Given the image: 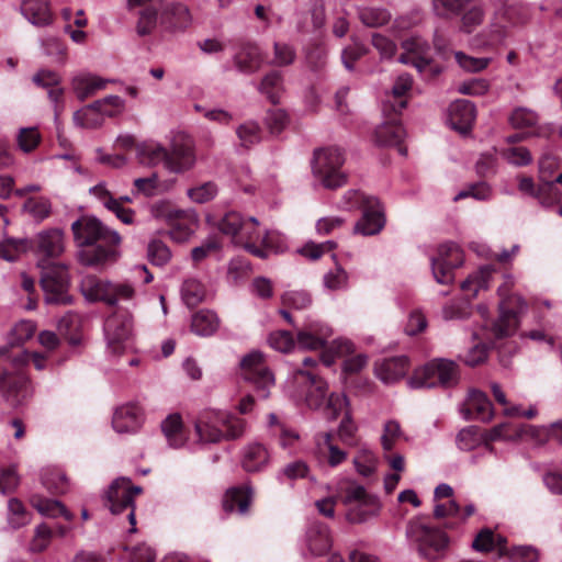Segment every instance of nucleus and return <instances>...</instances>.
Returning <instances> with one entry per match:
<instances>
[{"label": "nucleus", "instance_id": "55", "mask_svg": "<svg viewBox=\"0 0 562 562\" xmlns=\"http://www.w3.org/2000/svg\"><path fill=\"white\" fill-rule=\"evenodd\" d=\"M22 210L30 214L36 222H42L50 214V202L45 198H29Z\"/></svg>", "mask_w": 562, "mask_h": 562}, {"label": "nucleus", "instance_id": "52", "mask_svg": "<svg viewBox=\"0 0 562 562\" xmlns=\"http://www.w3.org/2000/svg\"><path fill=\"white\" fill-rule=\"evenodd\" d=\"M513 425L510 423H502L491 428L484 436L485 441H496L501 439L513 440L522 436L526 431V426L515 427L512 432Z\"/></svg>", "mask_w": 562, "mask_h": 562}, {"label": "nucleus", "instance_id": "64", "mask_svg": "<svg viewBox=\"0 0 562 562\" xmlns=\"http://www.w3.org/2000/svg\"><path fill=\"white\" fill-rule=\"evenodd\" d=\"M348 400L342 393H330L327 394L325 404L322 408L328 419H336L347 407Z\"/></svg>", "mask_w": 562, "mask_h": 562}, {"label": "nucleus", "instance_id": "46", "mask_svg": "<svg viewBox=\"0 0 562 562\" xmlns=\"http://www.w3.org/2000/svg\"><path fill=\"white\" fill-rule=\"evenodd\" d=\"M149 212L156 220L165 221L168 224L184 217V212L176 209L168 200L154 202L149 207Z\"/></svg>", "mask_w": 562, "mask_h": 562}, {"label": "nucleus", "instance_id": "43", "mask_svg": "<svg viewBox=\"0 0 562 562\" xmlns=\"http://www.w3.org/2000/svg\"><path fill=\"white\" fill-rule=\"evenodd\" d=\"M101 108L95 105V101L81 108L74 113V122L77 126L83 128H97L103 124Z\"/></svg>", "mask_w": 562, "mask_h": 562}, {"label": "nucleus", "instance_id": "26", "mask_svg": "<svg viewBox=\"0 0 562 562\" xmlns=\"http://www.w3.org/2000/svg\"><path fill=\"white\" fill-rule=\"evenodd\" d=\"M263 57L260 48L254 43H245L234 56V65L243 74H254L260 69Z\"/></svg>", "mask_w": 562, "mask_h": 562}, {"label": "nucleus", "instance_id": "45", "mask_svg": "<svg viewBox=\"0 0 562 562\" xmlns=\"http://www.w3.org/2000/svg\"><path fill=\"white\" fill-rule=\"evenodd\" d=\"M508 122L516 130L530 128L537 126L539 114L530 108L517 106L510 112Z\"/></svg>", "mask_w": 562, "mask_h": 562}, {"label": "nucleus", "instance_id": "15", "mask_svg": "<svg viewBox=\"0 0 562 562\" xmlns=\"http://www.w3.org/2000/svg\"><path fill=\"white\" fill-rule=\"evenodd\" d=\"M404 53L398 61L414 66L419 72L426 70L432 63L430 46L426 40L419 36H412L402 43Z\"/></svg>", "mask_w": 562, "mask_h": 562}, {"label": "nucleus", "instance_id": "25", "mask_svg": "<svg viewBox=\"0 0 562 562\" xmlns=\"http://www.w3.org/2000/svg\"><path fill=\"white\" fill-rule=\"evenodd\" d=\"M413 533L419 542V548L423 553L427 550L439 552L448 544V538L445 532L439 529L419 524L413 527Z\"/></svg>", "mask_w": 562, "mask_h": 562}, {"label": "nucleus", "instance_id": "62", "mask_svg": "<svg viewBox=\"0 0 562 562\" xmlns=\"http://www.w3.org/2000/svg\"><path fill=\"white\" fill-rule=\"evenodd\" d=\"M456 442L460 450L470 451L474 449L481 442L479 427L468 426L462 428L457 435Z\"/></svg>", "mask_w": 562, "mask_h": 562}, {"label": "nucleus", "instance_id": "18", "mask_svg": "<svg viewBox=\"0 0 562 562\" xmlns=\"http://www.w3.org/2000/svg\"><path fill=\"white\" fill-rule=\"evenodd\" d=\"M31 248L36 255L44 258H57L65 250L64 232L59 228L42 231L31 241Z\"/></svg>", "mask_w": 562, "mask_h": 562}, {"label": "nucleus", "instance_id": "5", "mask_svg": "<svg viewBox=\"0 0 562 562\" xmlns=\"http://www.w3.org/2000/svg\"><path fill=\"white\" fill-rule=\"evenodd\" d=\"M339 493L345 505L351 506L347 519L352 524H361L375 517L380 512L378 497L369 494L362 485L346 481L339 485Z\"/></svg>", "mask_w": 562, "mask_h": 562}, {"label": "nucleus", "instance_id": "58", "mask_svg": "<svg viewBox=\"0 0 562 562\" xmlns=\"http://www.w3.org/2000/svg\"><path fill=\"white\" fill-rule=\"evenodd\" d=\"M147 256L153 265L162 267L170 261L171 251L164 241L154 239L147 246Z\"/></svg>", "mask_w": 562, "mask_h": 562}, {"label": "nucleus", "instance_id": "38", "mask_svg": "<svg viewBox=\"0 0 562 562\" xmlns=\"http://www.w3.org/2000/svg\"><path fill=\"white\" fill-rule=\"evenodd\" d=\"M495 269L492 266L482 267L476 273L470 276L461 283V289L469 299L476 297L481 290H487Z\"/></svg>", "mask_w": 562, "mask_h": 562}, {"label": "nucleus", "instance_id": "59", "mask_svg": "<svg viewBox=\"0 0 562 562\" xmlns=\"http://www.w3.org/2000/svg\"><path fill=\"white\" fill-rule=\"evenodd\" d=\"M8 520L12 528H20L30 521V516L23 503L18 498H10L8 502Z\"/></svg>", "mask_w": 562, "mask_h": 562}, {"label": "nucleus", "instance_id": "60", "mask_svg": "<svg viewBox=\"0 0 562 562\" xmlns=\"http://www.w3.org/2000/svg\"><path fill=\"white\" fill-rule=\"evenodd\" d=\"M458 65L469 72H480L488 67L492 61L491 57H473L463 52L454 54Z\"/></svg>", "mask_w": 562, "mask_h": 562}, {"label": "nucleus", "instance_id": "11", "mask_svg": "<svg viewBox=\"0 0 562 562\" xmlns=\"http://www.w3.org/2000/svg\"><path fill=\"white\" fill-rule=\"evenodd\" d=\"M240 368L245 379L256 385L259 396L267 398L269 389L274 384V376L265 364L262 352L255 350L243 357Z\"/></svg>", "mask_w": 562, "mask_h": 562}, {"label": "nucleus", "instance_id": "6", "mask_svg": "<svg viewBox=\"0 0 562 562\" xmlns=\"http://www.w3.org/2000/svg\"><path fill=\"white\" fill-rule=\"evenodd\" d=\"M69 274L65 265H48L42 267L41 285L45 302L48 304L68 305L72 303L68 294Z\"/></svg>", "mask_w": 562, "mask_h": 562}, {"label": "nucleus", "instance_id": "37", "mask_svg": "<svg viewBox=\"0 0 562 562\" xmlns=\"http://www.w3.org/2000/svg\"><path fill=\"white\" fill-rule=\"evenodd\" d=\"M173 182H161L159 181V177L156 172H153L148 177L136 178L133 181V191L134 195H144L146 198H151L159 193L167 191Z\"/></svg>", "mask_w": 562, "mask_h": 562}, {"label": "nucleus", "instance_id": "1", "mask_svg": "<svg viewBox=\"0 0 562 562\" xmlns=\"http://www.w3.org/2000/svg\"><path fill=\"white\" fill-rule=\"evenodd\" d=\"M74 239L80 248L78 258L85 266L94 267L115 260L121 236L97 217L82 216L71 224Z\"/></svg>", "mask_w": 562, "mask_h": 562}, {"label": "nucleus", "instance_id": "21", "mask_svg": "<svg viewBox=\"0 0 562 562\" xmlns=\"http://www.w3.org/2000/svg\"><path fill=\"white\" fill-rule=\"evenodd\" d=\"M362 213V217L356 224L355 231L362 235L378 234L385 223L384 216L378 207V201L374 198L367 199Z\"/></svg>", "mask_w": 562, "mask_h": 562}, {"label": "nucleus", "instance_id": "48", "mask_svg": "<svg viewBox=\"0 0 562 562\" xmlns=\"http://www.w3.org/2000/svg\"><path fill=\"white\" fill-rule=\"evenodd\" d=\"M499 156L509 165L521 167L532 162V155L527 147L508 146L499 150Z\"/></svg>", "mask_w": 562, "mask_h": 562}, {"label": "nucleus", "instance_id": "30", "mask_svg": "<svg viewBox=\"0 0 562 562\" xmlns=\"http://www.w3.org/2000/svg\"><path fill=\"white\" fill-rule=\"evenodd\" d=\"M306 546L312 555H323L331 547L329 529L322 522H312L306 531Z\"/></svg>", "mask_w": 562, "mask_h": 562}, {"label": "nucleus", "instance_id": "42", "mask_svg": "<svg viewBox=\"0 0 562 562\" xmlns=\"http://www.w3.org/2000/svg\"><path fill=\"white\" fill-rule=\"evenodd\" d=\"M505 543L506 539L504 537L494 533L490 528H484L474 538L472 548L477 552H490L498 548L503 552Z\"/></svg>", "mask_w": 562, "mask_h": 562}, {"label": "nucleus", "instance_id": "63", "mask_svg": "<svg viewBox=\"0 0 562 562\" xmlns=\"http://www.w3.org/2000/svg\"><path fill=\"white\" fill-rule=\"evenodd\" d=\"M218 192L216 183L209 181L188 190L187 194L194 203L203 204L213 200Z\"/></svg>", "mask_w": 562, "mask_h": 562}, {"label": "nucleus", "instance_id": "54", "mask_svg": "<svg viewBox=\"0 0 562 562\" xmlns=\"http://www.w3.org/2000/svg\"><path fill=\"white\" fill-rule=\"evenodd\" d=\"M561 192L553 180H541L537 187L536 198L542 206L550 207L561 200Z\"/></svg>", "mask_w": 562, "mask_h": 562}, {"label": "nucleus", "instance_id": "7", "mask_svg": "<svg viewBox=\"0 0 562 562\" xmlns=\"http://www.w3.org/2000/svg\"><path fill=\"white\" fill-rule=\"evenodd\" d=\"M142 493L140 486H132L127 479H116L105 493L106 506L114 515L127 512V519L132 526L130 532L136 531L134 497Z\"/></svg>", "mask_w": 562, "mask_h": 562}, {"label": "nucleus", "instance_id": "51", "mask_svg": "<svg viewBox=\"0 0 562 562\" xmlns=\"http://www.w3.org/2000/svg\"><path fill=\"white\" fill-rule=\"evenodd\" d=\"M245 222L246 218L239 213L228 212L220 220L217 227L223 234L231 236L235 244Z\"/></svg>", "mask_w": 562, "mask_h": 562}, {"label": "nucleus", "instance_id": "9", "mask_svg": "<svg viewBox=\"0 0 562 562\" xmlns=\"http://www.w3.org/2000/svg\"><path fill=\"white\" fill-rule=\"evenodd\" d=\"M196 161L194 142L186 133H177L167 147L166 167L170 173H184L191 170Z\"/></svg>", "mask_w": 562, "mask_h": 562}, {"label": "nucleus", "instance_id": "17", "mask_svg": "<svg viewBox=\"0 0 562 562\" xmlns=\"http://www.w3.org/2000/svg\"><path fill=\"white\" fill-rule=\"evenodd\" d=\"M130 9L140 8L138 11V21L136 31L139 36L150 34L160 18L164 8V0H127Z\"/></svg>", "mask_w": 562, "mask_h": 562}, {"label": "nucleus", "instance_id": "24", "mask_svg": "<svg viewBox=\"0 0 562 562\" xmlns=\"http://www.w3.org/2000/svg\"><path fill=\"white\" fill-rule=\"evenodd\" d=\"M108 82L109 80L98 75L81 71L71 78V89L78 100L85 101L94 95L98 91L103 90Z\"/></svg>", "mask_w": 562, "mask_h": 562}, {"label": "nucleus", "instance_id": "23", "mask_svg": "<svg viewBox=\"0 0 562 562\" xmlns=\"http://www.w3.org/2000/svg\"><path fill=\"white\" fill-rule=\"evenodd\" d=\"M413 78L408 74L400 75L391 90V93L386 95L383 101V112L400 114L406 106V100L403 98L412 89Z\"/></svg>", "mask_w": 562, "mask_h": 562}, {"label": "nucleus", "instance_id": "33", "mask_svg": "<svg viewBox=\"0 0 562 562\" xmlns=\"http://www.w3.org/2000/svg\"><path fill=\"white\" fill-rule=\"evenodd\" d=\"M316 452L321 460H326L330 467H337L347 458L345 451L333 443V436L323 432L316 436Z\"/></svg>", "mask_w": 562, "mask_h": 562}, {"label": "nucleus", "instance_id": "49", "mask_svg": "<svg viewBox=\"0 0 562 562\" xmlns=\"http://www.w3.org/2000/svg\"><path fill=\"white\" fill-rule=\"evenodd\" d=\"M282 86V77L280 72L273 70L267 74L260 85L259 91L267 95V98L271 101V103L276 104L280 99V90Z\"/></svg>", "mask_w": 562, "mask_h": 562}, {"label": "nucleus", "instance_id": "10", "mask_svg": "<svg viewBox=\"0 0 562 562\" xmlns=\"http://www.w3.org/2000/svg\"><path fill=\"white\" fill-rule=\"evenodd\" d=\"M293 379L296 397L303 398L310 408L321 409L328 394L327 383L310 369L295 370Z\"/></svg>", "mask_w": 562, "mask_h": 562}, {"label": "nucleus", "instance_id": "57", "mask_svg": "<svg viewBox=\"0 0 562 562\" xmlns=\"http://www.w3.org/2000/svg\"><path fill=\"white\" fill-rule=\"evenodd\" d=\"M36 325L32 321L18 322L9 333V344L12 346L21 345L31 339L35 334Z\"/></svg>", "mask_w": 562, "mask_h": 562}, {"label": "nucleus", "instance_id": "22", "mask_svg": "<svg viewBox=\"0 0 562 562\" xmlns=\"http://www.w3.org/2000/svg\"><path fill=\"white\" fill-rule=\"evenodd\" d=\"M142 424V409L136 404H124L116 408L112 426L119 434L136 431Z\"/></svg>", "mask_w": 562, "mask_h": 562}, {"label": "nucleus", "instance_id": "53", "mask_svg": "<svg viewBox=\"0 0 562 562\" xmlns=\"http://www.w3.org/2000/svg\"><path fill=\"white\" fill-rule=\"evenodd\" d=\"M296 59V50L293 45L285 42L273 43V57L270 64L276 67L292 65Z\"/></svg>", "mask_w": 562, "mask_h": 562}, {"label": "nucleus", "instance_id": "35", "mask_svg": "<svg viewBox=\"0 0 562 562\" xmlns=\"http://www.w3.org/2000/svg\"><path fill=\"white\" fill-rule=\"evenodd\" d=\"M221 321L217 314L210 310H200L192 315L191 330L198 336L209 337L215 334Z\"/></svg>", "mask_w": 562, "mask_h": 562}, {"label": "nucleus", "instance_id": "20", "mask_svg": "<svg viewBox=\"0 0 562 562\" xmlns=\"http://www.w3.org/2000/svg\"><path fill=\"white\" fill-rule=\"evenodd\" d=\"M409 368V359L406 356H397L376 362L374 372L378 379L385 384H393L402 380Z\"/></svg>", "mask_w": 562, "mask_h": 562}, {"label": "nucleus", "instance_id": "4", "mask_svg": "<svg viewBox=\"0 0 562 562\" xmlns=\"http://www.w3.org/2000/svg\"><path fill=\"white\" fill-rule=\"evenodd\" d=\"M344 164L345 155L338 147L318 148L314 150L312 171L324 188L335 190L347 183Z\"/></svg>", "mask_w": 562, "mask_h": 562}, {"label": "nucleus", "instance_id": "40", "mask_svg": "<svg viewBox=\"0 0 562 562\" xmlns=\"http://www.w3.org/2000/svg\"><path fill=\"white\" fill-rule=\"evenodd\" d=\"M374 136L381 146H397L403 140L405 131L398 123H383L375 130Z\"/></svg>", "mask_w": 562, "mask_h": 562}, {"label": "nucleus", "instance_id": "56", "mask_svg": "<svg viewBox=\"0 0 562 562\" xmlns=\"http://www.w3.org/2000/svg\"><path fill=\"white\" fill-rule=\"evenodd\" d=\"M42 139L36 127H21L16 134V145L25 154L32 153Z\"/></svg>", "mask_w": 562, "mask_h": 562}, {"label": "nucleus", "instance_id": "3", "mask_svg": "<svg viewBox=\"0 0 562 562\" xmlns=\"http://www.w3.org/2000/svg\"><path fill=\"white\" fill-rule=\"evenodd\" d=\"M80 289L86 300L103 302L110 306L133 301L136 295V290L130 281L113 282L95 276H86L81 280Z\"/></svg>", "mask_w": 562, "mask_h": 562}, {"label": "nucleus", "instance_id": "14", "mask_svg": "<svg viewBox=\"0 0 562 562\" xmlns=\"http://www.w3.org/2000/svg\"><path fill=\"white\" fill-rule=\"evenodd\" d=\"M459 412L465 420H480L488 423L493 418V406L487 395L476 389L468 392L465 400L460 404Z\"/></svg>", "mask_w": 562, "mask_h": 562}, {"label": "nucleus", "instance_id": "50", "mask_svg": "<svg viewBox=\"0 0 562 562\" xmlns=\"http://www.w3.org/2000/svg\"><path fill=\"white\" fill-rule=\"evenodd\" d=\"M471 0H432V10L439 18H451L461 14Z\"/></svg>", "mask_w": 562, "mask_h": 562}, {"label": "nucleus", "instance_id": "27", "mask_svg": "<svg viewBox=\"0 0 562 562\" xmlns=\"http://www.w3.org/2000/svg\"><path fill=\"white\" fill-rule=\"evenodd\" d=\"M254 498V491L250 486H237L226 491L223 499V508L226 513H238L245 515Z\"/></svg>", "mask_w": 562, "mask_h": 562}, {"label": "nucleus", "instance_id": "13", "mask_svg": "<svg viewBox=\"0 0 562 562\" xmlns=\"http://www.w3.org/2000/svg\"><path fill=\"white\" fill-rule=\"evenodd\" d=\"M108 347L116 353L132 335V316L127 313H113L104 322Z\"/></svg>", "mask_w": 562, "mask_h": 562}, {"label": "nucleus", "instance_id": "32", "mask_svg": "<svg viewBox=\"0 0 562 562\" xmlns=\"http://www.w3.org/2000/svg\"><path fill=\"white\" fill-rule=\"evenodd\" d=\"M21 13L33 25L45 26L52 22V11L48 0H23Z\"/></svg>", "mask_w": 562, "mask_h": 562}, {"label": "nucleus", "instance_id": "2", "mask_svg": "<svg viewBox=\"0 0 562 562\" xmlns=\"http://www.w3.org/2000/svg\"><path fill=\"white\" fill-rule=\"evenodd\" d=\"M459 379V367L454 361L445 358H435L417 367L407 379V385L413 390L448 389L457 385Z\"/></svg>", "mask_w": 562, "mask_h": 562}, {"label": "nucleus", "instance_id": "61", "mask_svg": "<svg viewBox=\"0 0 562 562\" xmlns=\"http://www.w3.org/2000/svg\"><path fill=\"white\" fill-rule=\"evenodd\" d=\"M359 19L369 27H378L389 22L390 13L379 8H361L359 9Z\"/></svg>", "mask_w": 562, "mask_h": 562}, {"label": "nucleus", "instance_id": "34", "mask_svg": "<svg viewBox=\"0 0 562 562\" xmlns=\"http://www.w3.org/2000/svg\"><path fill=\"white\" fill-rule=\"evenodd\" d=\"M139 164L155 167L159 164L166 167L167 147L157 142H144L135 147Z\"/></svg>", "mask_w": 562, "mask_h": 562}, {"label": "nucleus", "instance_id": "28", "mask_svg": "<svg viewBox=\"0 0 562 562\" xmlns=\"http://www.w3.org/2000/svg\"><path fill=\"white\" fill-rule=\"evenodd\" d=\"M191 16L189 9L181 3H167L160 13V24L166 30H183L189 26Z\"/></svg>", "mask_w": 562, "mask_h": 562}, {"label": "nucleus", "instance_id": "41", "mask_svg": "<svg viewBox=\"0 0 562 562\" xmlns=\"http://www.w3.org/2000/svg\"><path fill=\"white\" fill-rule=\"evenodd\" d=\"M206 290L204 284L195 279L188 278L181 285V297L188 307H194L205 300Z\"/></svg>", "mask_w": 562, "mask_h": 562}, {"label": "nucleus", "instance_id": "31", "mask_svg": "<svg viewBox=\"0 0 562 562\" xmlns=\"http://www.w3.org/2000/svg\"><path fill=\"white\" fill-rule=\"evenodd\" d=\"M270 461L268 449L259 443L252 442L243 450L241 467L247 472H258L263 470Z\"/></svg>", "mask_w": 562, "mask_h": 562}, {"label": "nucleus", "instance_id": "36", "mask_svg": "<svg viewBox=\"0 0 562 562\" xmlns=\"http://www.w3.org/2000/svg\"><path fill=\"white\" fill-rule=\"evenodd\" d=\"M32 506L43 516L56 518L63 516L66 520H72L74 515L63 503L57 499L34 495L31 498Z\"/></svg>", "mask_w": 562, "mask_h": 562}, {"label": "nucleus", "instance_id": "8", "mask_svg": "<svg viewBox=\"0 0 562 562\" xmlns=\"http://www.w3.org/2000/svg\"><path fill=\"white\" fill-rule=\"evenodd\" d=\"M251 255L266 259L269 252L274 250V236L267 229H261L256 217H247L235 241Z\"/></svg>", "mask_w": 562, "mask_h": 562}, {"label": "nucleus", "instance_id": "39", "mask_svg": "<svg viewBox=\"0 0 562 562\" xmlns=\"http://www.w3.org/2000/svg\"><path fill=\"white\" fill-rule=\"evenodd\" d=\"M161 430L171 448L184 446L187 437L183 430L181 416L179 414L169 415L161 423Z\"/></svg>", "mask_w": 562, "mask_h": 562}, {"label": "nucleus", "instance_id": "16", "mask_svg": "<svg viewBox=\"0 0 562 562\" xmlns=\"http://www.w3.org/2000/svg\"><path fill=\"white\" fill-rule=\"evenodd\" d=\"M0 392L10 405L18 406L31 395L32 390L24 373L4 372L0 376Z\"/></svg>", "mask_w": 562, "mask_h": 562}, {"label": "nucleus", "instance_id": "19", "mask_svg": "<svg viewBox=\"0 0 562 562\" xmlns=\"http://www.w3.org/2000/svg\"><path fill=\"white\" fill-rule=\"evenodd\" d=\"M475 115V106L471 101L457 100L449 106L448 122L451 128L465 134L471 130Z\"/></svg>", "mask_w": 562, "mask_h": 562}, {"label": "nucleus", "instance_id": "47", "mask_svg": "<svg viewBox=\"0 0 562 562\" xmlns=\"http://www.w3.org/2000/svg\"><path fill=\"white\" fill-rule=\"evenodd\" d=\"M31 248V240L7 238L0 241V258L14 261L19 256Z\"/></svg>", "mask_w": 562, "mask_h": 562}, {"label": "nucleus", "instance_id": "12", "mask_svg": "<svg viewBox=\"0 0 562 562\" xmlns=\"http://www.w3.org/2000/svg\"><path fill=\"white\" fill-rule=\"evenodd\" d=\"M515 300L517 305H508V301L499 303V316L492 327L495 338L512 336L518 327L519 316L527 311L522 296H516Z\"/></svg>", "mask_w": 562, "mask_h": 562}, {"label": "nucleus", "instance_id": "29", "mask_svg": "<svg viewBox=\"0 0 562 562\" xmlns=\"http://www.w3.org/2000/svg\"><path fill=\"white\" fill-rule=\"evenodd\" d=\"M326 22V12L324 0H308L307 9L301 13L296 29L301 33L322 29Z\"/></svg>", "mask_w": 562, "mask_h": 562}, {"label": "nucleus", "instance_id": "44", "mask_svg": "<svg viewBox=\"0 0 562 562\" xmlns=\"http://www.w3.org/2000/svg\"><path fill=\"white\" fill-rule=\"evenodd\" d=\"M461 26L460 30L464 33H472L477 26H480L484 20V9L481 3L473 2L465 7L461 12Z\"/></svg>", "mask_w": 562, "mask_h": 562}]
</instances>
